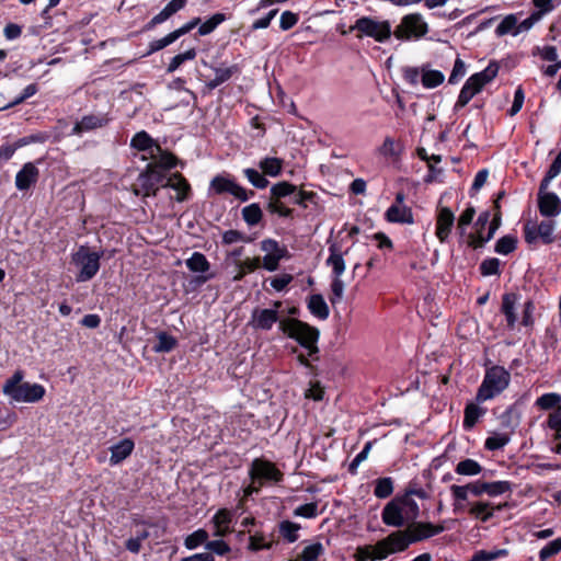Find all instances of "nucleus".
I'll return each mask as SVG.
<instances>
[{
  "label": "nucleus",
  "instance_id": "obj_48",
  "mask_svg": "<svg viewBox=\"0 0 561 561\" xmlns=\"http://www.w3.org/2000/svg\"><path fill=\"white\" fill-rule=\"evenodd\" d=\"M554 228H556V224L553 220H545V221H541L539 225H537V232H538L540 239L545 243L553 242Z\"/></svg>",
  "mask_w": 561,
  "mask_h": 561
},
{
  "label": "nucleus",
  "instance_id": "obj_4",
  "mask_svg": "<svg viewBox=\"0 0 561 561\" xmlns=\"http://www.w3.org/2000/svg\"><path fill=\"white\" fill-rule=\"evenodd\" d=\"M103 254V251H92L88 245H80L71 254V263L79 267L76 275L78 283L89 282L99 273Z\"/></svg>",
  "mask_w": 561,
  "mask_h": 561
},
{
  "label": "nucleus",
  "instance_id": "obj_56",
  "mask_svg": "<svg viewBox=\"0 0 561 561\" xmlns=\"http://www.w3.org/2000/svg\"><path fill=\"white\" fill-rule=\"evenodd\" d=\"M481 414L482 411L478 405L473 403L468 404L465 409L463 425L467 428H471L477 423Z\"/></svg>",
  "mask_w": 561,
  "mask_h": 561
},
{
  "label": "nucleus",
  "instance_id": "obj_12",
  "mask_svg": "<svg viewBox=\"0 0 561 561\" xmlns=\"http://www.w3.org/2000/svg\"><path fill=\"white\" fill-rule=\"evenodd\" d=\"M165 174L159 170V165L148 163L146 169L138 175L137 183L140 187V193L144 197L157 196L159 192L158 184H162L165 180ZM136 194H139L136 191Z\"/></svg>",
  "mask_w": 561,
  "mask_h": 561
},
{
  "label": "nucleus",
  "instance_id": "obj_1",
  "mask_svg": "<svg viewBox=\"0 0 561 561\" xmlns=\"http://www.w3.org/2000/svg\"><path fill=\"white\" fill-rule=\"evenodd\" d=\"M419 514L417 503L409 495H402L394 497L386 504L381 518L387 526L399 528L414 522Z\"/></svg>",
  "mask_w": 561,
  "mask_h": 561
},
{
  "label": "nucleus",
  "instance_id": "obj_30",
  "mask_svg": "<svg viewBox=\"0 0 561 561\" xmlns=\"http://www.w3.org/2000/svg\"><path fill=\"white\" fill-rule=\"evenodd\" d=\"M157 145L159 144L146 130L136 133L130 139V147L138 151L157 149Z\"/></svg>",
  "mask_w": 561,
  "mask_h": 561
},
{
  "label": "nucleus",
  "instance_id": "obj_51",
  "mask_svg": "<svg viewBox=\"0 0 561 561\" xmlns=\"http://www.w3.org/2000/svg\"><path fill=\"white\" fill-rule=\"evenodd\" d=\"M547 426L554 431V439H561V405L551 412L547 420Z\"/></svg>",
  "mask_w": 561,
  "mask_h": 561
},
{
  "label": "nucleus",
  "instance_id": "obj_61",
  "mask_svg": "<svg viewBox=\"0 0 561 561\" xmlns=\"http://www.w3.org/2000/svg\"><path fill=\"white\" fill-rule=\"evenodd\" d=\"M561 551V538H557L545 546L540 552V561H547L549 558L556 556Z\"/></svg>",
  "mask_w": 561,
  "mask_h": 561
},
{
  "label": "nucleus",
  "instance_id": "obj_9",
  "mask_svg": "<svg viewBox=\"0 0 561 561\" xmlns=\"http://www.w3.org/2000/svg\"><path fill=\"white\" fill-rule=\"evenodd\" d=\"M249 477L252 482L257 483L262 488L277 484L284 480V473L274 462L265 458L252 460L249 468Z\"/></svg>",
  "mask_w": 561,
  "mask_h": 561
},
{
  "label": "nucleus",
  "instance_id": "obj_16",
  "mask_svg": "<svg viewBox=\"0 0 561 561\" xmlns=\"http://www.w3.org/2000/svg\"><path fill=\"white\" fill-rule=\"evenodd\" d=\"M43 159H37L35 162H26L22 165L21 170L15 175V187L21 191H28L38 182L39 170L36 163H42Z\"/></svg>",
  "mask_w": 561,
  "mask_h": 561
},
{
  "label": "nucleus",
  "instance_id": "obj_35",
  "mask_svg": "<svg viewBox=\"0 0 561 561\" xmlns=\"http://www.w3.org/2000/svg\"><path fill=\"white\" fill-rule=\"evenodd\" d=\"M186 267L193 273H206L210 268L207 257L201 252H194L185 262Z\"/></svg>",
  "mask_w": 561,
  "mask_h": 561
},
{
  "label": "nucleus",
  "instance_id": "obj_55",
  "mask_svg": "<svg viewBox=\"0 0 561 561\" xmlns=\"http://www.w3.org/2000/svg\"><path fill=\"white\" fill-rule=\"evenodd\" d=\"M561 173V151L558 153L557 158L551 163L546 176L541 181L540 185L543 186V188H548L551 180L557 178Z\"/></svg>",
  "mask_w": 561,
  "mask_h": 561
},
{
  "label": "nucleus",
  "instance_id": "obj_6",
  "mask_svg": "<svg viewBox=\"0 0 561 561\" xmlns=\"http://www.w3.org/2000/svg\"><path fill=\"white\" fill-rule=\"evenodd\" d=\"M499 69L497 62L492 61L484 70L469 77L459 93L456 108L466 106L476 94L497 76Z\"/></svg>",
  "mask_w": 561,
  "mask_h": 561
},
{
  "label": "nucleus",
  "instance_id": "obj_22",
  "mask_svg": "<svg viewBox=\"0 0 561 561\" xmlns=\"http://www.w3.org/2000/svg\"><path fill=\"white\" fill-rule=\"evenodd\" d=\"M454 222V213L448 207H442L437 214L435 231V234L440 242H445L447 240Z\"/></svg>",
  "mask_w": 561,
  "mask_h": 561
},
{
  "label": "nucleus",
  "instance_id": "obj_45",
  "mask_svg": "<svg viewBox=\"0 0 561 561\" xmlns=\"http://www.w3.org/2000/svg\"><path fill=\"white\" fill-rule=\"evenodd\" d=\"M561 402V396L556 392L545 393L536 400V407L540 410H549L554 407H559Z\"/></svg>",
  "mask_w": 561,
  "mask_h": 561
},
{
  "label": "nucleus",
  "instance_id": "obj_46",
  "mask_svg": "<svg viewBox=\"0 0 561 561\" xmlns=\"http://www.w3.org/2000/svg\"><path fill=\"white\" fill-rule=\"evenodd\" d=\"M253 240H254V238L247 236L245 233H243L239 230H234V229L227 230L222 233V244H227V245L233 244L237 242L250 243Z\"/></svg>",
  "mask_w": 561,
  "mask_h": 561
},
{
  "label": "nucleus",
  "instance_id": "obj_26",
  "mask_svg": "<svg viewBox=\"0 0 561 561\" xmlns=\"http://www.w3.org/2000/svg\"><path fill=\"white\" fill-rule=\"evenodd\" d=\"M518 295L514 293L505 294L502 298L501 310L506 317L507 327L510 329H513L517 321L515 309L518 304Z\"/></svg>",
  "mask_w": 561,
  "mask_h": 561
},
{
  "label": "nucleus",
  "instance_id": "obj_60",
  "mask_svg": "<svg viewBox=\"0 0 561 561\" xmlns=\"http://www.w3.org/2000/svg\"><path fill=\"white\" fill-rule=\"evenodd\" d=\"M238 268L243 270V272L248 275L249 273H253L259 270L261 266L263 267V257H247L243 261L237 263Z\"/></svg>",
  "mask_w": 561,
  "mask_h": 561
},
{
  "label": "nucleus",
  "instance_id": "obj_34",
  "mask_svg": "<svg viewBox=\"0 0 561 561\" xmlns=\"http://www.w3.org/2000/svg\"><path fill=\"white\" fill-rule=\"evenodd\" d=\"M156 150L159 152V160L152 163L159 165V170H171L175 168L178 164H181V167L184 165V163L181 162L175 154H173L170 151L163 150L160 145H157Z\"/></svg>",
  "mask_w": 561,
  "mask_h": 561
},
{
  "label": "nucleus",
  "instance_id": "obj_32",
  "mask_svg": "<svg viewBox=\"0 0 561 561\" xmlns=\"http://www.w3.org/2000/svg\"><path fill=\"white\" fill-rule=\"evenodd\" d=\"M242 219L249 227L257 226L263 219V211L259 203H252L241 210Z\"/></svg>",
  "mask_w": 561,
  "mask_h": 561
},
{
  "label": "nucleus",
  "instance_id": "obj_7",
  "mask_svg": "<svg viewBox=\"0 0 561 561\" xmlns=\"http://www.w3.org/2000/svg\"><path fill=\"white\" fill-rule=\"evenodd\" d=\"M279 331L287 337L295 340L301 347L318 343L320 331L318 328L297 318H284L279 321Z\"/></svg>",
  "mask_w": 561,
  "mask_h": 561
},
{
  "label": "nucleus",
  "instance_id": "obj_33",
  "mask_svg": "<svg viewBox=\"0 0 561 561\" xmlns=\"http://www.w3.org/2000/svg\"><path fill=\"white\" fill-rule=\"evenodd\" d=\"M290 259V253L286 245H279L276 255H264L263 256V268L268 272L277 271L279 267V262L282 260Z\"/></svg>",
  "mask_w": 561,
  "mask_h": 561
},
{
  "label": "nucleus",
  "instance_id": "obj_53",
  "mask_svg": "<svg viewBox=\"0 0 561 561\" xmlns=\"http://www.w3.org/2000/svg\"><path fill=\"white\" fill-rule=\"evenodd\" d=\"M510 442V437L505 433H496L488 437L485 440V448L489 450H497L503 448Z\"/></svg>",
  "mask_w": 561,
  "mask_h": 561
},
{
  "label": "nucleus",
  "instance_id": "obj_8",
  "mask_svg": "<svg viewBox=\"0 0 561 561\" xmlns=\"http://www.w3.org/2000/svg\"><path fill=\"white\" fill-rule=\"evenodd\" d=\"M511 381L510 373L501 366H493L486 370L483 381L477 393V401L484 402L493 399L504 391Z\"/></svg>",
  "mask_w": 561,
  "mask_h": 561
},
{
  "label": "nucleus",
  "instance_id": "obj_28",
  "mask_svg": "<svg viewBox=\"0 0 561 561\" xmlns=\"http://www.w3.org/2000/svg\"><path fill=\"white\" fill-rule=\"evenodd\" d=\"M307 307H308V310L310 311V313L320 320L328 319V317L330 314L329 307H328L323 296L320 294L310 295L308 298V301H307Z\"/></svg>",
  "mask_w": 561,
  "mask_h": 561
},
{
  "label": "nucleus",
  "instance_id": "obj_21",
  "mask_svg": "<svg viewBox=\"0 0 561 561\" xmlns=\"http://www.w3.org/2000/svg\"><path fill=\"white\" fill-rule=\"evenodd\" d=\"M443 530L444 527L440 525H433L431 523H414L409 526L405 533L412 543L440 534Z\"/></svg>",
  "mask_w": 561,
  "mask_h": 561
},
{
  "label": "nucleus",
  "instance_id": "obj_36",
  "mask_svg": "<svg viewBox=\"0 0 561 561\" xmlns=\"http://www.w3.org/2000/svg\"><path fill=\"white\" fill-rule=\"evenodd\" d=\"M468 512L472 517L485 523L493 516L494 507L488 502H476Z\"/></svg>",
  "mask_w": 561,
  "mask_h": 561
},
{
  "label": "nucleus",
  "instance_id": "obj_19",
  "mask_svg": "<svg viewBox=\"0 0 561 561\" xmlns=\"http://www.w3.org/2000/svg\"><path fill=\"white\" fill-rule=\"evenodd\" d=\"M162 187L174 190L176 192L175 201L179 203L188 201L193 195L190 182L181 172H174L169 178H167V181L162 184Z\"/></svg>",
  "mask_w": 561,
  "mask_h": 561
},
{
  "label": "nucleus",
  "instance_id": "obj_23",
  "mask_svg": "<svg viewBox=\"0 0 561 561\" xmlns=\"http://www.w3.org/2000/svg\"><path fill=\"white\" fill-rule=\"evenodd\" d=\"M135 448V443L130 438H123L117 444L113 445L111 450L110 463L118 465L127 457H129Z\"/></svg>",
  "mask_w": 561,
  "mask_h": 561
},
{
  "label": "nucleus",
  "instance_id": "obj_52",
  "mask_svg": "<svg viewBox=\"0 0 561 561\" xmlns=\"http://www.w3.org/2000/svg\"><path fill=\"white\" fill-rule=\"evenodd\" d=\"M512 485L508 481L485 482V493L490 496L501 495L511 491Z\"/></svg>",
  "mask_w": 561,
  "mask_h": 561
},
{
  "label": "nucleus",
  "instance_id": "obj_57",
  "mask_svg": "<svg viewBox=\"0 0 561 561\" xmlns=\"http://www.w3.org/2000/svg\"><path fill=\"white\" fill-rule=\"evenodd\" d=\"M507 551L505 549L485 551L479 550L477 551L469 561H494L500 557L506 556Z\"/></svg>",
  "mask_w": 561,
  "mask_h": 561
},
{
  "label": "nucleus",
  "instance_id": "obj_49",
  "mask_svg": "<svg viewBox=\"0 0 561 561\" xmlns=\"http://www.w3.org/2000/svg\"><path fill=\"white\" fill-rule=\"evenodd\" d=\"M378 542L375 546H365L359 547L355 554L357 561H366V560H382L383 558H379Z\"/></svg>",
  "mask_w": 561,
  "mask_h": 561
},
{
  "label": "nucleus",
  "instance_id": "obj_29",
  "mask_svg": "<svg viewBox=\"0 0 561 561\" xmlns=\"http://www.w3.org/2000/svg\"><path fill=\"white\" fill-rule=\"evenodd\" d=\"M284 160L276 157H265L259 162L263 174L275 178L282 174Z\"/></svg>",
  "mask_w": 561,
  "mask_h": 561
},
{
  "label": "nucleus",
  "instance_id": "obj_62",
  "mask_svg": "<svg viewBox=\"0 0 561 561\" xmlns=\"http://www.w3.org/2000/svg\"><path fill=\"white\" fill-rule=\"evenodd\" d=\"M516 248V239L512 236H505L497 240L495 251L500 254H508Z\"/></svg>",
  "mask_w": 561,
  "mask_h": 561
},
{
  "label": "nucleus",
  "instance_id": "obj_20",
  "mask_svg": "<svg viewBox=\"0 0 561 561\" xmlns=\"http://www.w3.org/2000/svg\"><path fill=\"white\" fill-rule=\"evenodd\" d=\"M112 117L108 114H89L82 116L73 126V133L80 135L108 125Z\"/></svg>",
  "mask_w": 561,
  "mask_h": 561
},
{
  "label": "nucleus",
  "instance_id": "obj_3",
  "mask_svg": "<svg viewBox=\"0 0 561 561\" xmlns=\"http://www.w3.org/2000/svg\"><path fill=\"white\" fill-rule=\"evenodd\" d=\"M295 193L296 185L288 181L273 184L270 190L266 210L271 215L293 219L295 217V209L290 207V202Z\"/></svg>",
  "mask_w": 561,
  "mask_h": 561
},
{
  "label": "nucleus",
  "instance_id": "obj_50",
  "mask_svg": "<svg viewBox=\"0 0 561 561\" xmlns=\"http://www.w3.org/2000/svg\"><path fill=\"white\" fill-rule=\"evenodd\" d=\"M393 492V483L391 478H381L376 481L375 495L379 499H386Z\"/></svg>",
  "mask_w": 561,
  "mask_h": 561
},
{
  "label": "nucleus",
  "instance_id": "obj_11",
  "mask_svg": "<svg viewBox=\"0 0 561 561\" xmlns=\"http://www.w3.org/2000/svg\"><path fill=\"white\" fill-rule=\"evenodd\" d=\"M210 190H213L216 194H231L236 199L244 203L255 196V192L252 190H247L240 184H238L233 179L216 175L210 181Z\"/></svg>",
  "mask_w": 561,
  "mask_h": 561
},
{
  "label": "nucleus",
  "instance_id": "obj_40",
  "mask_svg": "<svg viewBox=\"0 0 561 561\" xmlns=\"http://www.w3.org/2000/svg\"><path fill=\"white\" fill-rule=\"evenodd\" d=\"M209 535L207 530L204 528H199L192 534H190L184 539V546L188 550H193L198 548L199 546L204 545L206 547V542H208Z\"/></svg>",
  "mask_w": 561,
  "mask_h": 561
},
{
  "label": "nucleus",
  "instance_id": "obj_47",
  "mask_svg": "<svg viewBox=\"0 0 561 561\" xmlns=\"http://www.w3.org/2000/svg\"><path fill=\"white\" fill-rule=\"evenodd\" d=\"M39 88L37 83H31L26 85L22 93L18 96H15L11 102H9L3 108H12L19 104H22L27 99L32 98L38 92Z\"/></svg>",
  "mask_w": 561,
  "mask_h": 561
},
{
  "label": "nucleus",
  "instance_id": "obj_37",
  "mask_svg": "<svg viewBox=\"0 0 561 561\" xmlns=\"http://www.w3.org/2000/svg\"><path fill=\"white\" fill-rule=\"evenodd\" d=\"M196 56L197 49L195 47H191L185 51L175 55L167 66V73L176 71L184 62L194 60Z\"/></svg>",
  "mask_w": 561,
  "mask_h": 561
},
{
  "label": "nucleus",
  "instance_id": "obj_59",
  "mask_svg": "<svg viewBox=\"0 0 561 561\" xmlns=\"http://www.w3.org/2000/svg\"><path fill=\"white\" fill-rule=\"evenodd\" d=\"M476 215V209L472 206L467 207L458 218L457 229L460 236H465L466 228L471 224L473 217Z\"/></svg>",
  "mask_w": 561,
  "mask_h": 561
},
{
  "label": "nucleus",
  "instance_id": "obj_5",
  "mask_svg": "<svg viewBox=\"0 0 561 561\" xmlns=\"http://www.w3.org/2000/svg\"><path fill=\"white\" fill-rule=\"evenodd\" d=\"M499 69L497 62L492 61L484 70L469 77L459 93L456 108L466 106L476 94L497 76Z\"/></svg>",
  "mask_w": 561,
  "mask_h": 561
},
{
  "label": "nucleus",
  "instance_id": "obj_31",
  "mask_svg": "<svg viewBox=\"0 0 561 561\" xmlns=\"http://www.w3.org/2000/svg\"><path fill=\"white\" fill-rule=\"evenodd\" d=\"M228 16L225 13L217 12L208 18L205 22H201L195 36H206L211 34Z\"/></svg>",
  "mask_w": 561,
  "mask_h": 561
},
{
  "label": "nucleus",
  "instance_id": "obj_42",
  "mask_svg": "<svg viewBox=\"0 0 561 561\" xmlns=\"http://www.w3.org/2000/svg\"><path fill=\"white\" fill-rule=\"evenodd\" d=\"M243 174L255 188L264 190L270 184L268 180L265 178V174H263V172H259L255 169L247 168L243 170Z\"/></svg>",
  "mask_w": 561,
  "mask_h": 561
},
{
  "label": "nucleus",
  "instance_id": "obj_54",
  "mask_svg": "<svg viewBox=\"0 0 561 561\" xmlns=\"http://www.w3.org/2000/svg\"><path fill=\"white\" fill-rule=\"evenodd\" d=\"M206 549L209 551L208 553L217 554V556H227L230 553V546L222 539L211 540L206 542Z\"/></svg>",
  "mask_w": 561,
  "mask_h": 561
},
{
  "label": "nucleus",
  "instance_id": "obj_43",
  "mask_svg": "<svg viewBox=\"0 0 561 561\" xmlns=\"http://www.w3.org/2000/svg\"><path fill=\"white\" fill-rule=\"evenodd\" d=\"M455 471L460 476H477L482 471V467L473 459H465L457 463Z\"/></svg>",
  "mask_w": 561,
  "mask_h": 561
},
{
  "label": "nucleus",
  "instance_id": "obj_25",
  "mask_svg": "<svg viewBox=\"0 0 561 561\" xmlns=\"http://www.w3.org/2000/svg\"><path fill=\"white\" fill-rule=\"evenodd\" d=\"M249 543L248 550L252 552H259L262 550H271L276 545H278V539H267V536L261 531L256 530L253 534L249 530Z\"/></svg>",
  "mask_w": 561,
  "mask_h": 561
},
{
  "label": "nucleus",
  "instance_id": "obj_14",
  "mask_svg": "<svg viewBox=\"0 0 561 561\" xmlns=\"http://www.w3.org/2000/svg\"><path fill=\"white\" fill-rule=\"evenodd\" d=\"M353 28H356L363 35L374 37L377 42H383L391 34L389 22H378L369 18L359 19Z\"/></svg>",
  "mask_w": 561,
  "mask_h": 561
},
{
  "label": "nucleus",
  "instance_id": "obj_58",
  "mask_svg": "<svg viewBox=\"0 0 561 561\" xmlns=\"http://www.w3.org/2000/svg\"><path fill=\"white\" fill-rule=\"evenodd\" d=\"M294 515L305 518H314L319 515L318 503L310 502L302 504L294 510Z\"/></svg>",
  "mask_w": 561,
  "mask_h": 561
},
{
  "label": "nucleus",
  "instance_id": "obj_13",
  "mask_svg": "<svg viewBox=\"0 0 561 561\" xmlns=\"http://www.w3.org/2000/svg\"><path fill=\"white\" fill-rule=\"evenodd\" d=\"M411 545V540L405 531H394L388 537L378 541L379 558L386 559L388 556L404 551Z\"/></svg>",
  "mask_w": 561,
  "mask_h": 561
},
{
  "label": "nucleus",
  "instance_id": "obj_17",
  "mask_svg": "<svg viewBox=\"0 0 561 561\" xmlns=\"http://www.w3.org/2000/svg\"><path fill=\"white\" fill-rule=\"evenodd\" d=\"M386 219L389 222L413 224V214L410 207L404 204L403 193H398L394 203L387 209Z\"/></svg>",
  "mask_w": 561,
  "mask_h": 561
},
{
  "label": "nucleus",
  "instance_id": "obj_64",
  "mask_svg": "<svg viewBox=\"0 0 561 561\" xmlns=\"http://www.w3.org/2000/svg\"><path fill=\"white\" fill-rule=\"evenodd\" d=\"M171 16H172L171 13L164 7L158 14H156L149 22H147L144 25L142 32L152 31L157 25L162 24L163 22L169 20Z\"/></svg>",
  "mask_w": 561,
  "mask_h": 561
},
{
  "label": "nucleus",
  "instance_id": "obj_18",
  "mask_svg": "<svg viewBox=\"0 0 561 561\" xmlns=\"http://www.w3.org/2000/svg\"><path fill=\"white\" fill-rule=\"evenodd\" d=\"M538 208L545 217H557L561 213V201L557 194L548 192V188L539 186Z\"/></svg>",
  "mask_w": 561,
  "mask_h": 561
},
{
  "label": "nucleus",
  "instance_id": "obj_27",
  "mask_svg": "<svg viewBox=\"0 0 561 561\" xmlns=\"http://www.w3.org/2000/svg\"><path fill=\"white\" fill-rule=\"evenodd\" d=\"M157 342L152 345L151 350L154 353H170L176 348L179 341L175 336L167 331H158L156 333Z\"/></svg>",
  "mask_w": 561,
  "mask_h": 561
},
{
  "label": "nucleus",
  "instance_id": "obj_15",
  "mask_svg": "<svg viewBox=\"0 0 561 561\" xmlns=\"http://www.w3.org/2000/svg\"><path fill=\"white\" fill-rule=\"evenodd\" d=\"M273 307V309H254L252 323L256 330L268 331L274 323H279L282 319H279L278 309L282 307V301H274Z\"/></svg>",
  "mask_w": 561,
  "mask_h": 561
},
{
  "label": "nucleus",
  "instance_id": "obj_39",
  "mask_svg": "<svg viewBox=\"0 0 561 561\" xmlns=\"http://www.w3.org/2000/svg\"><path fill=\"white\" fill-rule=\"evenodd\" d=\"M516 30H517V15L508 14L496 26L495 34L499 37H502L507 34H512V35L516 36L517 35Z\"/></svg>",
  "mask_w": 561,
  "mask_h": 561
},
{
  "label": "nucleus",
  "instance_id": "obj_63",
  "mask_svg": "<svg viewBox=\"0 0 561 561\" xmlns=\"http://www.w3.org/2000/svg\"><path fill=\"white\" fill-rule=\"evenodd\" d=\"M480 271L483 276L500 274V260L496 257L484 260L480 265Z\"/></svg>",
  "mask_w": 561,
  "mask_h": 561
},
{
  "label": "nucleus",
  "instance_id": "obj_38",
  "mask_svg": "<svg viewBox=\"0 0 561 561\" xmlns=\"http://www.w3.org/2000/svg\"><path fill=\"white\" fill-rule=\"evenodd\" d=\"M324 553V547L321 542H313L306 546L302 551L297 556L295 561H318Z\"/></svg>",
  "mask_w": 561,
  "mask_h": 561
},
{
  "label": "nucleus",
  "instance_id": "obj_10",
  "mask_svg": "<svg viewBox=\"0 0 561 561\" xmlns=\"http://www.w3.org/2000/svg\"><path fill=\"white\" fill-rule=\"evenodd\" d=\"M428 33V24L421 13L404 15L393 35L401 41L420 39Z\"/></svg>",
  "mask_w": 561,
  "mask_h": 561
},
{
  "label": "nucleus",
  "instance_id": "obj_41",
  "mask_svg": "<svg viewBox=\"0 0 561 561\" xmlns=\"http://www.w3.org/2000/svg\"><path fill=\"white\" fill-rule=\"evenodd\" d=\"M445 76L438 70L423 69L422 70V84L426 89H433L444 82Z\"/></svg>",
  "mask_w": 561,
  "mask_h": 561
},
{
  "label": "nucleus",
  "instance_id": "obj_44",
  "mask_svg": "<svg viewBox=\"0 0 561 561\" xmlns=\"http://www.w3.org/2000/svg\"><path fill=\"white\" fill-rule=\"evenodd\" d=\"M450 492L454 499V510L456 512L463 511L465 501L468 500L469 493L466 491L463 485L453 484L450 486Z\"/></svg>",
  "mask_w": 561,
  "mask_h": 561
},
{
  "label": "nucleus",
  "instance_id": "obj_24",
  "mask_svg": "<svg viewBox=\"0 0 561 561\" xmlns=\"http://www.w3.org/2000/svg\"><path fill=\"white\" fill-rule=\"evenodd\" d=\"M301 526L291 520L285 519L277 524V539L278 542L283 540L287 543H294L299 539V530Z\"/></svg>",
  "mask_w": 561,
  "mask_h": 561
},
{
  "label": "nucleus",
  "instance_id": "obj_2",
  "mask_svg": "<svg viewBox=\"0 0 561 561\" xmlns=\"http://www.w3.org/2000/svg\"><path fill=\"white\" fill-rule=\"evenodd\" d=\"M24 373L20 369L5 380L2 392L15 402L35 403L41 401L45 393V387L41 383L22 382Z\"/></svg>",
  "mask_w": 561,
  "mask_h": 561
}]
</instances>
